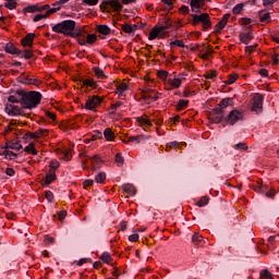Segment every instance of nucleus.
<instances>
[{"instance_id":"nucleus-1","label":"nucleus","mask_w":279,"mask_h":279,"mask_svg":"<svg viewBox=\"0 0 279 279\" xmlns=\"http://www.w3.org/2000/svg\"><path fill=\"white\" fill-rule=\"evenodd\" d=\"M16 95L20 97L22 108L25 110H34V108H37L43 100V94L39 92H25L23 89H19Z\"/></svg>"},{"instance_id":"nucleus-2","label":"nucleus","mask_w":279,"mask_h":279,"mask_svg":"<svg viewBox=\"0 0 279 279\" xmlns=\"http://www.w3.org/2000/svg\"><path fill=\"white\" fill-rule=\"evenodd\" d=\"M228 106H232V98L228 97L221 99L216 108L210 112L209 121H211V123H221L223 121V111Z\"/></svg>"},{"instance_id":"nucleus-3","label":"nucleus","mask_w":279,"mask_h":279,"mask_svg":"<svg viewBox=\"0 0 279 279\" xmlns=\"http://www.w3.org/2000/svg\"><path fill=\"white\" fill-rule=\"evenodd\" d=\"M75 25H76L75 21L65 20V21H62L61 23L56 24L52 27V32H54L56 34H63V36L76 37L78 34L74 33Z\"/></svg>"},{"instance_id":"nucleus-4","label":"nucleus","mask_w":279,"mask_h":279,"mask_svg":"<svg viewBox=\"0 0 279 279\" xmlns=\"http://www.w3.org/2000/svg\"><path fill=\"white\" fill-rule=\"evenodd\" d=\"M192 19L193 25H199V23L203 24V32H206V29H210V27H213L210 15H208V13H203L201 15L192 14Z\"/></svg>"},{"instance_id":"nucleus-5","label":"nucleus","mask_w":279,"mask_h":279,"mask_svg":"<svg viewBox=\"0 0 279 279\" xmlns=\"http://www.w3.org/2000/svg\"><path fill=\"white\" fill-rule=\"evenodd\" d=\"M255 193H259V195H265V197H269L274 199L276 197V192L269 187V185H265L262 182H258L256 185L253 186Z\"/></svg>"},{"instance_id":"nucleus-6","label":"nucleus","mask_w":279,"mask_h":279,"mask_svg":"<svg viewBox=\"0 0 279 279\" xmlns=\"http://www.w3.org/2000/svg\"><path fill=\"white\" fill-rule=\"evenodd\" d=\"M108 5L114 10V12H121L123 10V4L119 0H104L100 4V9L106 12L108 10Z\"/></svg>"},{"instance_id":"nucleus-7","label":"nucleus","mask_w":279,"mask_h":279,"mask_svg":"<svg viewBox=\"0 0 279 279\" xmlns=\"http://www.w3.org/2000/svg\"><path fill=\"white\" fill-rule=\"evenodd\" d=\"M264 97L260 94H255L253 97V102H252V112H255V114H259V112H263V101Z\"/></svg>"},{"instance_id":"nucleus-8","label":"nucleus","mask_w":279,"mask_h":279,"mask_svg":"<svg viewBox=\"0 0 279 279\" xmlns=\"http://www.w3.org/2000/svg\"><path fill=\"white\" fill-rule=\"evenodd\" d=\"M242 120H243V112H241L236 109L230 111L228 117L225 119V121L227 123H229L230 125H234V123H236L238 121H242Z\"/></svg>"},{"instance_id":"nucleus-9","label":"nucleus","mask_w":279,"mask_h":279,"mask_svg":"<svg viewBox=\"0 0 279 279\" xmlns=\"http://www.w3.org/2000/svg\"><path fill=\"white\" fill-rule=\"evenodd\" d=\"M101 101H104V99H101V97L94 95L93 97H88L86 102H85V108L86 110H95V108H97V106H100Z\"/></svg>"},{"instance_id":"nucleus-10","label":"nucleus","mask_w":279,"mask_h":279,"mask_svg":"<svg viewBox=\"0 0 279 279\" xmlns=\"http://www.w3.org/2000/svg\"><path fill=\"white\" fill-rule=\"evenodd\" d=\"M77 83L81 84V86H85V93H88V88H92L93 90L97 88V82L93 78L78 77Z\"/></svg>"},{"instance_id":"nucleus-11","label":"nucleus","mask_w":279,"mask_h":279,"mask_svg":"<svg viewBox=\"0 0 279 279\" xmlns=\"http://www.w3.org/2000/svg\"><path fill=\"white\" fill-rule=\"evenodd\" d=\"M5 112L10 117H25V113L21 111V108L19 106L10 105L5 107Z\"/></svg>"},{"instance_id":"nucleus-12","label":"nucleus","mask_w":279,"mask_h":279,"mask_svg":"<svg viewBox=\"0 0 279 279\" xmlns=\"http://www.w3.org/2000/svg\"><path fill=\"white\" fill-rule=\"evenodd\" d=\"M44 10H49V4L41 7H38V4L28 5L24 8L23 12L34 14L35 12H44Z\"/></svg>"},{"instance_id":"nucleus-13","label":"nucleus","mask_w":279,"mask_h":279,"mask_svg":"<svg viewBox=\"0 0 279 279\" xmlns=\"http://www.w3.org/2000/svg\"><path fill=\"white\" fill-rule=\"evenodd\" d=\"M34 38L36 35L34 33L27 34L24 38H22V47H32L34 45Z\"/></svg>"},{"instance_id":"nucleus-14","label":"nucleus","mask_w":279,"mask_h":279,"mask_svg":"<svg viewBox=\"0 0 279 279\" xmlns=\"http://www.w3.org/2000/svg\"><path fill=\"white\" fill-rule=\"evenodd\" d=\"M48 130L39 129L36 133H26L24 138H40V136H47Z\"/></svg>"},{"instance_id":"nucleus-15","label":"nucleus","mask_w":279,"mask_h":279,"mask_svg":"<svg viewBox=\"0 0 279 279\" xmlns=\"http://www.w3.org/2000/svg\"><path fill=\"white\" fill-rule=\"evenodd\" d=\"M89 160L94 171H97V169H101V166L104 165V160H101V158H99L97 155L89 158Z\"/></svg>"},{"instance_id":"nucleus-16","label":"nucleus","mask_w":279,"mask_h":279,"mask_svg":"<svg viewBox=\"0 0 279 279\" xmlns=\"http://www.w3.org/2000/svg\"><path fill=\"white\" fill-rule=\"evenodd\" d=\"M4 51L7 53H11V56H17V58H19V53H21V50L16 48L12 43H9L5 45Z\"/></svg>"},{"instance_id":"nucleus-17","label":"nucleus","mask_w":279,"mask_h":279,"mask_svg":"<svg viewBox=\"0 0 279 279\" xmlns=\"http://www.w3.org/2000/svg\"><path fill=\"white\" fill-rule=\"evenodd\" d=\"M136 121L144 128V130H147V128H153L154 124H151V120L148 119L147 116L136 118Z\"/></svg>"},{"instance_id":"nucleus-18","label":"nucleus","mask_w":279,"mask_h":279,"mask_svg":"<svg viewBox=\"0 0 279 279\" xmlns=\"http://www.w3.org/2000/svg\"><path fill=\"white\" fill-rule=\"evenodd\" d=\"M190 5L192 8V12L196 14L202 10V5H204V0H190Z\"/></svg>"},{"instance_id":"nucleus-19","label":"nucleus","mask_w":279,"mask_h":279,"mask_svg":"<svg viewBox=\"0 0 279 279\" xmlns=\"http://www.w3.org/2000/svg\"><path fill=\"white\" fill-rule=\"evenodd\" d=\"M230 19V13H227L222 16L221 21L216 25V32H221L226 25H228V20Z\"/></svg>"},{"instance_id":"nucleus-20","label":"nucleus","mask_w":279,"mask_h":279,"mask_svg":"<svg viewBox=\"0 0 279 279\" xmlns=\"http://www.w3.org/2000/svg\"><path fill=\"white\" fill-rule=\"evenodd\" d=\"M54 180H57L56 171L50 170V172L44 178L43 184L49 186V184H51V182H54Z\"/></svg>"},{"instance_id":"nucleus-21","label":"nucleus","mask_w":279,"mask_h":279,"mask_svg":"<svg viewBox=\"0 0 279 279\" xmlns=\"http://www.w3.org/2000/svg\"><path fill=\"white\" fill-rule=\"evenodd\" d=\"M36 82L37 80L34 76L22 74V76L20 77L21 84L36 85Z\"/></svg>"},{"instance_id":"nucleus-22","label":"nucleus","mask_w":279,"mask_h":279,"mask_svg":"<svg viewBox=\"0 0 279 279\" xmlns=\"http://www.w3.org/2000/svg\"><path fill=\"white\" fill-rule=\"evenodd\" d=\"M192 243L197 245V247H202L206 241L204 240V236L199 235L198 233H194L192 236Z\"/></svg>"},{"instance_id":"nucleus-23","label":"nucleus","mask_w":279,"mask_h":279,"mask_svg":"<svg viewBox=\"0 0 279 279\" xmlns=\"http://www.w3.org/2000/svg\"><path fill=\"white\" fill-rule=\"evenodd\" d=\"M124 193H126V195H136V187H134L133 184L126 183L122 186Z\"/></svg>"},{"instance_id":"nucleus-24","label":"nucleus","mask_w":279,"mask_h":279,"mask_svg":"<svg viewBox=\"0 0 279 279\" xmlns=\"http://www.w3.org/2000/svg\"><path fill=\"white\" fill-rule=\"evenodd\" d=\"M19 58H24L25 60H32V58H34V51L29 49L20 50Z\"/></svg>"},{"instance_id":"nucleus-25","label":"nucleus","mask_w":279,"mask_h":279,"mask_svg":"<svg viewBox=\"0 0 279 279\" xmlns=\"http://www.w3.org/2000/svg\"><path fill=\"white\" fill-rule=\"evenodd\" d=\"M1 156L9 158V160H16L19 155L12 150H9V148H5L2 153Z\"/></svg>"},{"instance_id":"nucleus-26","label":"nucleus","mask_w":279,"mask_h":279,"mask_svg":"<svg viewBox=\"0 0 279 279\" xmlns=\"http://www.w3.org/2000/svg\"><path fill=\"white\" fill-rule=\"evenodd\" d=\"M5 149H15L16 151H21V149H23V145L19 142H7Z\"/></svg>"},{"instance_id":"nucleus-27","label":"nucleus","mask_w":279,"mask_h":279,"mask_svg":"<svg viewBox=\"0 0 279 279\" xmlns=\"http://www.w3.org/2000/svg\"><path fill=\"white\" fill-rule=\"evenodd\" d=\"M128 88H130V85H128V83H121L117 86V94L119 95L120 99H123V92L128 90Z\"/></svg>"},{"instance_id":"nucleus-28","label":"nucleus","mask_w":279,"mask_h":279,"mask_svg":"<svg viewBox=\"0 0 279 279\" xmlns=\"http://www.w3.org/2000/svg\"><path fill=\"white\" fill-rule=\"evenodd\" d=\"M104 136H105L106 141H109V142L114 141V138H116L114 132H112V129H110V128L105 129Z\"/></svg>"},{"instance_id":"nucleus-29","label":"nucleus","mask_w":279,"mask_h":279,"mask_svg":"<svg viewBox=\"0 0 279 279\" xmlns=\"http://www.w3.org/2000/svg\"><path fill=\"white\" fill-rule=\"evenodd\" d=\"M161 32L158 26L153 27L151 32L149 33L148 40H156L158 36H160Z\"/></svg>"},{"instance_id":"nucleus-30","label":"nucleus","mask_w":279,"mask_h":279,"mask_svg":"<svg viewBox=\"0 0 279 279\" xmlns=\"http://www.w3.org/2000/svg\"><path fill=\"white\" fill-rule=\"evenodd\" d=\"M97 32L99 34H102V36H108L111 32L108 25H98L97 26Z\"/></svg>"},{"instance_id":"nucleus-31","label":"nucleus","mask_w":279,"mask_h":279,"mask_svg":"<svg viewBox=\"0 0 279 279\" xmlns=\"http://www.w3.org/2000/svg\"><path fill=\"white\" fill-rule=\"evenodd\" d=\"M240 40L241 43H243V45H250V40H252V36L250 35V33H241Z\"/></svg>"},{"instance_id":"nucleus-32","label":"nucleus","mask_w":279,"mask_h":279,"mask_svg":"<svg viewBox=\"0 0 279 279\" xmlns=\"http://www.w3.org/2000/svg\"><path fill=\"white\" fill-rule=\"evenodd\" d=\"M168 84H170L172 88H180V86H182V78H169Z\"/></svg>"},{"instance_id":"nucleus-33","label":"nucleus","mask_w":279,"mask_h":279,"mask_svg":"<svg viewBox=\"0 0 279 279\" xmlns=\"http://www.w3.org/2000/svg\"><path fill=\"white\" fill-rule=\"evenodd\" d=\"M122 31L124 32V34H134V32H136V25H134V27H133L130 24H123Z\"/></svg>"},{"instance_id":"nucleus-34","label":"nucleus","mask_w":279,"mask_h":279,"mask_svg":"<svg viewBox=\"0 0 279 279\" xmlns=\"http://www.w3.org/2000/svg\"><path fill=\"white\" fill-rule=\"evenodd\" d=\"M5 1L7 2L4 3V8H8V10H16V5H19L16 0H5Z\"/></svg>"},{"instance_id":"nucleus-35","label":"nucleus","mask_w":279,"mask_h":279,"mask_svg":"<svg viewBox=\"0 0 279 279\" xmlns=\"http://www.w3.org/2000/svg\"><path fill=\"white\" fill-rule=\"evenodd\" d=\"M208 202H210V199L207 196H203L197 203L196 206H198V208H204V206H208Z\"/></svg>"},{"instance_id":"nucleus-36","label":"nucleus","mask_w":279,"mask_h":279,"mask_svg":"<svg viewBox=\"0 0 279 279\" xmlns=\"http://www.w3.org/2000/svg\"><path fill=\"white\" fill-rule=\"evenodd\" d=\"M189 106V100L186 99H180L178 105H177V110H184V108H186Z\"/></svg>"},{"instance_id":"nucleus-37","label":"nucleus","mask_w":279,"mask_h":279,"mask_svg":"<svg viewBox=\"0 0 279 279\" xmlns=\"http://www.w3.org/2000/svg\"><path fill=\"white\" fill-rule=\"evenodd\" d=\"M245 5H247V3H239V4H236L232 9L233 14H241V12H243V8H245Z\"/></svg>"},{"instance_id":"nucleus-38","label":"nucleus","mask_w":279,"mask_h":279,"mask_svg":"<svg viewBox=\"0 0 279 279\" xmlns=\"http://www.w3.org/2000/svg\"><path fill=\"white\" fill-rule=\"evenodd\" d=\"M97 184H104L106 182V172H100L95 178Z\"/></svg>"},{"instance_id":"nucleus-39","label":"nucleus","mask_w":279,"mask_h":279,"mask_svg":"<svg viewBox=\"0 0 279 279\" xmlns=\"http://www.w3.org/2000/svg\"><path fill=\"white\" fill-rule=\"evenodd\" d=\"M87 45H94V43H97V35L90 34L85 37Z\"/></svg>"},{"instance_id":"nucleus-40","label":"nucleus","mask_w":279,"mask_h":279,"mask_svg":"<svg viewBox=\"0 0 279 279\" xmlns=\"http://www.w3.org/2000/svg\"><path fill=\"white\" fill-rule=\"evenodd\" d=\"M93 71L95 75L98 77V80L106 77V75H104V70H101L100 68L95 66L93 68Z\"/></svg>"},{"instance_id":"nucleus-41","label":"nucleus","mask_w":279,"mask_h":279,"mask_svg":"<svg viewBox=\"0 0 279 279\" xmlns=\"http://www.w3.org/2000/svg\"><path fill=\"white\" fill-rule=\"evenodd\" d=\"M24 151H26L27 154H33V156H36V154H38L36 151V147H34V144H29L24 148Z\"/></svg>"},{"instance_id":"nucleus-42","label":"nucleus","mask_w":279,"mask_h":279,"mask_svg":"<svg viewBox=\"0 0 279 279\" xmlns=\"http://www.w3.org/2000/svg\"><path fill=\"white\" fill-rule=\"evenodd\" d=\"M10 104H22L21 97L15 93L13 96H9Z\"/></svg>"},{"instance_id":"nucleus-43","label":"nucleus","mask_w":279,"mask_h":279,"mask_svg":"<svg viewBox=\"0 0 279 279\" xmlns=\"http://www.w3.org/2000/svg\"><path fill=\"white\" fill-rule=\"evenodd\" d=\"M170 47H180L181 49H184L186 46L184 45V41L175 39L174 41L170 43Z\"/></svg>"},{"instance_id":"nucleus-44","label":"nucleus","mask_w":279,"mask_h":279,"mask_svg":"<svg viewBox=\"0 0 279 279\" xmlns=\"http://www.w3.org/2000/svg\"><path fill=\"white\" fill-rule=\"evenodd\" d=\"M46 16L48 19V16H51V14H56V12H60V7L58 8H51V5H49V9H46Z\"/></svg>"},{"instance_id":"nucleus-45","label":"nucleus","mask_w":279,"mask_h":279,"mask_svg":"<svg viewBox=\"0 0 279 279\" xmlns=\"http://www.w3.org/2000/svg\"><path fill=\"white\" fill-rule=\"evenodd\" d=\"M116 162H117L118 167H122L123 162H125V159L123 158L121 153H118L116 155Z\"/></svg>"},{"instance_id":"nucleus-46","label":"nucleus","mask_w":279,"mask_h":279,"mask_svg":"<svg viewBox=\"0 0 279 279\" xmlns=\"http://www.w3.org/2000/svg\"><path fill=\"white\" fill-rule=\"evenodd\" d=\"M74 34H78L76 37H74V38H86V31H84V29H82V28H80V29H75L74 28Z\"/></svg>"},{"instance_id":"nucleus-47","label":"nucleus","mask_w":279,"mask_h":279,"mask_svg":"<svg viewBox=\"0 0 279 279\" xmlns=\"http://www.w3.org/2000/svg\"><path fill=\"white\" fill-rule=\"evenodd\" d=\"M239 78V74H230L229 78L225 82V84H234V81Z\"/></svg>"},{"instance_id":"nucleus-48","label":"nucleus","mask_w":279,"mask_h":279,"mask_svg":"<svg viewBox=\"0 0 279 279\" xmlns=\"http://www.w3.org/2000/svg\"><path fill=\"white\" fill-rule=\"evenodd\" d=\"M123 143H141V136H130L128 141L123 140Z\"/></svg>"},{"instance_id":"nucleus-49","label":"nucleus","mask_w":279,"mask_h":279,"mask_svg":"<svg viewBox=\"0 0 279 279\" xmlns=\"http://www.w3.org/2000/svg\"><path fill=\"white\" fill-rule=\"evenodd\" d=\"M260 278H263V279H274V277L271 276V272H269V270H262L260 271Z\"/></svg>"},{"instance_id":"nucleus-50","label":"nucleus","mask_w":279,"mask_h":279,"mask_svg":"<svg viewBox=\"0 0 279 279\" xmlns=\"http://www.w3.org/2000/svg\"><path fill=\"white\" fill-rule=\"evenodd\" d=\"M101 260H102V263H107V264H109L110 263V260H112V257L109 255V253H102V255H101Z\"/></svg>"},{"instance_id":"nucleus-51","label":"nucleus","mask_w":279,"mask_h":279,"mask_svg":"<svg viewBox=\"0 0 279 279\" xmlns=\"http://www.w3.org/2000/svg\"><path fill=\"white\" fill-rule=\"evenodd\" d=\"M271 21V15L269 13H265L260 16V23H269Z\"/></svg>"},{"instance_id":"nucleus-52","label":"nucleus","mask_w":279,"mask_h":279,"mask_svg":"<svg viewBox=\"0 0 279 279\" xmlns=\"http://www.w3.org/2000/svg\"><path fill=\"white\" fill-rule=\"evenodd\" d=\"M233 149H242L243 151H245V149H247V144L246 143H238L233 146Z\"/></svg>"},{"instance_id":"nucleus-53","label":"nucleus","mask_w":279,"mask_h":279,"mask_svg":"<svg viewBox=\"0 0 279 279\" xmlns=\"http://www.w3.org/2000/svg\"><path fill=\"white\" fill-rule=\"evenodd\" d=\"M158 77H160V80H167V77H169V72H167L165 70H160L158 72Z\"/></svg>"},{"instance_id":"nucleus-54","label":"nucleus","mask_w":279,"mask_h":279,"mask_svg":"<svg viewBox=\"0 0 279 279\" xmlns=\"http://www.w3.org/2000/svg\"><path fill=\"white\" fill-rule=\"evenodd\" d=\"M83 5H97L99 3V0H83Z\"/></svg>"},{"instance_id":"nucleus-55","label":"nucleus","mask_w":279,"mask_h":279,"mask_svg":"<svg viewBox=\"0 0 279 279\" xmlns=\"http://www.w3.org/2000/svg\"><path fill=\"white\" fill-rule=\"evenodd\" d=\"M63 160H71V149H65L62 151Z\"/></svg>"},{"instance_id":"nucleus-56","label":"nucleus","mask_w":279,"mask_h":279,"mask_svg":"<svg viewBox=\"0 0 279 279\" xmlns=\"http://www.w3.org/2000/svg\"><path fill=\"white\" fill-rule=\"evenodd\" d=\"M60 162L52 160L50 161V171H56V169H59Z\"/></svg>"},{"instance_id":"nucleus-57","label":"nucleus","mask_w":279,"mask_h":279,"mask_svg":"<svg viewBox=\"0 0 279 279\" xmlns=\"http://www.w3.org/2000/svg\"><path fill=\"white\" fill-rule=\"evenodd\" d=\"M45 195H46V199L49 202V204H51V202H53V192L46 191Z\"/></svg>"},{"instance_id":"nucleus-58","label":"nucleus","mask_w":279,"mask_h":279,"mask_svg":"<svg viewBox=\"0 0 279 279\" xmlns=\"http://www.w3.org/2000/svg\"><path fill=\"white\" fill-rule=\"evenodd\" d=\"M215 77H217V71L207 72L206 74L207 80H215Z\"/></svg>"},{"instance_id":"nucleus-59","label":"nucleus","mask_w":279,"mask_h":279,"mask_svg":"<svg viewBox=\"0 0 279 279\" xmlns=\"http://www.w3.org/2000/svg\"><path fill=\"white\" fill-rule=\"evenodd\" d=\"M43 19H47V14H37L33 19L34 23H38V21H43Z\"/></svg>"},{"instance_id":"nucleus-60","label":"nucleus","mask_w":279,"mask_h":279,"mask_svg":"<svg viewBox=\"0 0 279 279\" xmlns=\"http://www.w3.org/2000/svg\"><path fill=\"white\" fill-rule=\"evenodd\" d=\"M5 173H7V175H9L10 178H14V175L16 174V171H14L13 168H7V169H5Z\"/></svg>"},{"instance_id":"nucleus-61","label":"nucleus","mask_w":279,"mask_h":279,"mask_svg":"<svg viewBox=\"0 0 279 279\" xmlns=\"http://www.w3.org/2000/svg\"><path fill=\"white\" fill-rule=\"evenodd\" d=\"M138 233H134L129 236V241H131V243H136V241H138Z\"/></svg>"},{"instance_id":"nucleus-62","label":"nucleus","mask_w":279,"mask_h":279,"mask_svg":"<svg viewBox=\"0 0 279 279\" xmlns=\"http://www.w3.org/2000/svg\"><path fill=\"white\" fill-rule=\"evenodd\" d=\"M241 23H242V25H252V19H250V17H242L241 19Z\"/></svg>"},{"instance_id":"nucleus-63","label":"nucleus","mask_w":279,"mask_h":279,"mask_svg":"<svg viewBox=\"0 0 279 279\" xmlns=\"http://www.w3.org/2000/svg\"><path fill=\"white\" fill-rule=\"evenodd\" d=\"M93 184H95V181H93V180H85L83 182L84 189H88V186H93Z\"/></svg>"},{"instance_id":"nucleus-64","label":"nucleus","mask_w":279,"mask_h":279,"mask_svg":"<svg viewBox=\"0 0 279 279\" xmlns=\"http://www.w3.org/2000/svg\"><path fill=\"white\" fill-rule=\"evenodd\" d=\"M59 221H62L66 217V210H61L58 213Z\"/></svg>"}]
</instances>
